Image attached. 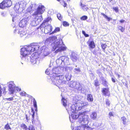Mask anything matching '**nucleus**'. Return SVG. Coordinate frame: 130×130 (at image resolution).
I'll return each instance as SVG.
<instances>
[{
  "instance_id": "f257e3e1",
  "label": "nucleus",
  "mask_w": 130,
  "mask_h": 130,
  "mask_svg": "<svg viewBox=\"0 0 130 130\" xmlns=\"http://www.w3.org/2000/svg\"><path fill=\"white\" fill-rule=\"evenodd\" d=\"M45 42L48 44L51 43L52 51H55V53L64 51L66 50L67 47L65 46L62 39H57L55 36L49 37L46 40Z\"/></svg>"
},
{
  "instance_id": "f03ea898",
  "label": "nucleus",
  "mask_w": 130,
  "mask_h": 130,
  "mask_svg": "<svg viewBox=\"0 0 130 130\" xmlns=\"http://www.w3.org/2000/svg\"><path fill=\"white\" fill-rule=\"evenodd\" d=\"M40 46L37 43H33L30 45L25 46L21 49V59L26 62L29 61L30 56H28L30 52L38 50Z\"/></svg>"
},
{
  "instance_id": "7ed1b4c3",
  "label": "nucleus",
  "mask_w": 130,
  "mask_h": 130,
  "mask_svg": "<svg viewBox=\"0 0 130 130\" xmlns=\"http://www.w3.org/2000/svg\"><path fill=\"white\" fill-rule=\"evenodd\" d=\"M62 103L63 106L66 108V110L69 113H74L76 111H78L81 110L82 108L85 106H88L89 105L87 102H86L81 101H78L75 104L71 106V104L69 105L68 108H67V101L64 98L62 99Z\"/></svg>"
},
{
  "instance_id": "20e7f679",
  "label": "nucleus",
  "mask_w": 130,
  "mask_h": 130,
  "mask_svg": "<svg viewBox=\"0 0 130 130\" xmlns=\"http://www.w3.org/2000/svg\"><path fill=\"white\" fill-rule=\"evenodd\" d=\"M70 69V68L67 67H60L53 68L50 67L46 69L45 72L47 74L50 75V76H53L54 74H55L56 75L58 74H60L64 70L69 71Z\"/></svg>"
},
{
  "instance_id": "39448f33",
  "label": "nucleus",
  "mask_w": 130,
  "mask_h": 130,
  "mask_svg": "<svg viewBox=\"0 0 130 130\" xmlns=\"http://www.w3.org/2000/svg\"><path fill=\"white\" fill-rule=\"evenodd\" d=\"M60 74H54L53 76H50V79L53 84L58 86L59 85L65 84L66 81L64 80V76Z\"/></svg>"
},
{
  "instance_id": "423d86ee",
  "label": "nucleus",
  "mask_w": 130,
  "mask_h": 130,
  "mask_svg": "<svg viewBox=\"0 0 130 130\" xmlns=\"http://www.w3.org/2000/svg\"><path fill=\"white\" fill-rule=\"evenodd\" d=\"M86 111L80 112L79 117V120L78 122L81 123L82 125L86 126L89 122L90 120L89 116L88 115L86 114Z\"/></svg>"
},
{
  "instance_id": "0eeeda50",
  "label": "nucleus",
  "mask_w": 130,
  "mask_h": 130,
  "mask_svg": "<svg viewBox=\"0 0 130 130\" xmlns=\"http://www.w3.org/2000/svg\"><path fill=\"white\" fill-rule=\"evenodd\" d=\"M69 86L71 88H75L78 91H80L82 92H84L85 90L83 87V85L78 82L71 81L68 83Z\"/></svg>"
},
{
  "instance_id": "6e6552de",
  "label": "nucleus",
  "mask_w": 130,
  "mask_h": 130,
  "mask_svg": "<svg viewBox=\"0 0 130 130\" xmlns=\"http://www.w3.org/2000/svg\"><path fill=\"white\" fill-rule=\"evenodd\" d=\"M8 90L10 94H13L21 91V88L19 87H17L13 82L11 81L9 83Z\"/></svg>"
},
{
  "instance_id": "1a4fd4ad",
  "label": "nucleus",
  "mask_w": 130,
  "mask_h": 130,
  "mask_svg": "<svg viewBox=\"0 0 130 130\" xmlns=\"http://www.w3.org/2000/svg\"><path fill=\"white\" fill-rule=\"evenodd\" d=\"M33 17L34 18L31 21V24L33 26L36 25L43 20L42 15H41L39 16L37 15H34V14Z\"/></svg>"
},
{
  "instance_id": "9d476101",
  "label": "nucleus",
  "mask_w": 130,
  "mask_h": 130,
  "mask_svg": "<svg viewBox=\"0 0 130 130\" xmlns=\"http://www.w3.org/2000/svg\"><path fill=\"white\" fill-rule=\"evenodd\" d=\"M35 53L33 54L31 56H30V58L29 59L30 60V61L33 64H36L38 60V59L39 57L38 55L39 53L38 51H35Z\"/></svg>"
},
{
  "instance_id": "9b49d317",
  "label": "nucleus",
  "mask_w": 130,
  "mask_h": 130,
  "mask_svg": "<svg viewBox=\"0 0 130 130\" xmlns=\"http://www.w3.org/2000/svg\"><path fill=\"white\" fill-rule=\"evenodd\" d=\"M45 9V8L43 5H42L41 4H40L38 5L36 11L34 13V15H41L44 12Z\"/></svg>"
},
{
  "instance_id": "f8f14e48",
  "label": "nucleus",
  "mask_w": 130,
  "mask_h": 130,
  "mask_svg": "<svg viewBox=\"0 0 130 130\" xmlns=\"http://www.w3.org/2000/svg\"><path fill=\"white\" fill-rule=\"evenodd\" d=\"M12 4V2L10 0H4L0 4V8L3 9L10 6Z\"/></svg>"
},
{
  "instance_id": "ddd939ff",
  "label": "nucleus",
  "mask_w": 130,
  "mask_h": 130,
  "mask_svg": "<svg viewBox=\"0 0 130 130\" xmlns=\"http://www.w3.org/2000/svg\"><path fill=\"white\" fill-rule=\"evenodd\" d=\"M63 67H69L70 68L69 71H63L61 73H66L65 77L67 80L69 81L71 80V74H70V72L71 71L72 69V68L71 67H68L64 66Z\"/></svg>"
},
{
  "instance_id": "4468645a",
  "label": "nucleus",
  "mask_w": 130,
  "mask_h": 130,
  "mask_svg": "<svg viewBox=\"0 0 130 130\" xmlns=\"http://www.w3.org/2000/svg\"><path fill=\"white\" fill-rule=\"evenodd\" d=\"M70 58L73 61L76 62L78 59V55L74 52H71L70 54Z\"/></svg>"
},
{
  "instance_id": "2eb2a0df",
  "label": "nucleus",
  "mask_w": 130,
  "mask_h": 130,
  "mask_svg": "<svg viewBox=\"0 0 130 130\" xmlns=\"http://www.w3.org/2000/svg\"><path fill=\"white\" fill-rule=\"evenodd\" d=\"M52 27L50 25L45 26L44 27V32L45 34H47L51 32L52 30Z\"/></svg>"
},
{
  "instance_id": "dca6fc26",
  "label": "nucleus",
  "mask_w": 130,
  "mask_h": 130,
  "mask_svg": "<svg viewBox=\"0 0 130 130\" xmlns=\"http://www.w3.org/2000/svg\"><path fill=\"white\" fill-rule=\"evenodd\" d=\"M79 112L78 114L76 113H75V112L73 113V114H71V116H69V118L70 121H71V117L72 119L74 120L78 118V120H79V113L80 112Z\"/></svg>"
},
{
  "instance_id": "f3484780",
  "label": "nucleus",
  "mask_w": 130,
  "mask_h": 130,
  "mask_svg": "<svg viewBox=\"0 0 130 130\" xmlns=\"http://www.w3.org/2000/svg\"><path fill=\"white\" fill-rule=\"evenodd\" d=\"M102 92L103 94L106 96H109L110 95V92L108 88H103Z\"/></svg>"
},
{
  "instance_id": "a211bd4d",
  "label": "nucleus",
  "mask_w": 130,
  "mask_h": 130,
  "mask_svg": "<svg viewBox=\"0 0 130 130\" xmlns=\"http://www.w3.org/2000/svg\"><path fill=\"white\" fill-rule=\"evenodd\" d=\"M27 21L25 19H22L19 23V25L20 27H23L25 26L26 24Z\"/></svg>"
},
{
  "instance_id": "6ab92c4d",
  "label": "nucleus",
  "mask_w": 130,
  "mask_h": 130,
  "mask_svg": "<svg viewBox=\"0 0 130 130\" xmlns=\"http://www.w3.org/2000/svg\"><path fill=\"white\" fill-rule=\"evenodd\" d=\"M19 7L20 8H22L23 10L26 7V3L24 1H22L19 2Z\"/></svg>"
},
{
  "instance_id": "aec40b11",
  "label": "nucleus",
  "mask_w": 130,
  "mask_h": 130,
  "mask_svg": "<svg viewBox=\"0 0 130 130\" xmlns=\"http://www.w3.org/2000/svg\"><path fill=\"white\" fill-rule=\"evenodd\" d=\"M97 113L96 112H93L90 115L91 119L93 120H96L97 118Z\"/></svg>"
},
{
  "instance_id": "412c9836",
  "label": "nucleus",
  "mask_w": 130,
  "mask_h": 130,
  "mask_svg": "<svg viewBox=\"0 0 130 130\" xmlns=\"http://www.w3.org/2000/svg\"><path fill=\"white\" fill-rule=\"evenodd\" d=\"M45 48V47L43 46L42 47H41L40 49H39L38 51V52L39 51V52L40 53V52L42 53V52H44V55L45 56H47L49 54V53L48 52H47L46 53V52H45L44 51V50H43V49H44Z\"/></svg>"
},
{
  "instance_id": "4be33fe9",
  "label": "nucleus",
  "mask_w": 130,
  "mask_h": 130,
  "mask_svg": "<svg viewBox=\"0 0 130 130\" xmlns=\"http://www.w3.org/2000/svg\"><path fill=\"white\" fill-rule=\"evenodd\" d=\"M121 119L122 121V123L124 125H127L128 121V120L125 117H122L121 118Z\"/></svg>"
},
{
  "instance_id": "5701e85b",
  "label": "nucleus",
  "mask_w": 130,
  "mask_h": 130,
  "mask_svg": "<svg viewBox=\"0 0 130 130\" xmlns=\"http://www.w3.org/2000/svg\"><path fill=\"white\" fill-rule=\"evenodd\" d=\"M86 127V126L85 125H81L76 127L75 130H85Z\"/></svg>"
},
{
  "instance_id": "b1692460",
  "label": "nucleus",
  "mask_w": 130,
  "mask_h": 130,
  "mask_svg": "<svg viewBox=\"0 0 130 130\" xmlns=\"http://www.w3.org/2000/svg\"><path fill=\"white\" fill-rule=\"evenodd\" d=\"M62 56L60 57L58 59H57L56 62L57 64L59 65H60L62 64L63 61Z\"/></svg>"
},
{
  "instance_id": "393cba45",
  "label": "nucleus",
  "mask_w": 130,
  "mask_h": 130,
  "mask_svg": "<svg viewBox=\"0 0 130 130\" xmlns=\"http://www.w3.org/2000/svg\"><path fill=\"white\" fill-rule=\"evenodd\" d=\"M62 60L63 63L65 64H69L68 58L64 56H62Z\"/></svg>"
},
{
  "instance_id": "a878e982",
  "label": "nucleus",
  "mask_w": 130,
  "mask_h": 130,
  "mask_svg": "<svg viewBox=\"0 0 130 130\" xmlns=\"http://www.w3.org/2000/svg\"><path fill=\"white\" fill-rule=\"evenodd\" d=\"M19 32V33L20 34V36L21 37H23L24 36H25L27 34L26 32L25 31H19V30H18V32Z\"/></svg>"
},
{
  "instance_id": "bb28decb",
  "label": "nucleus",
  "mask_w": 130,
  "mask_h": 130,
  "mask_svg": "<svg viewBox=\"0 0 130 130\" xmlns=\"http://www.w3.org/2000/svg\"><path fill=\"white\" fill-rule=\"evenodd\" d=\"M87 99L90 102H92L93 101V99L92 95L91 94H88L87 96Z\"/></svg>"
},
{
  "instance_id": "cd10ccee",
  "label": "nucleus",
  "mask_w": 130,
  "mask_h": 130,
  "mask_svg": "<svg viewBox=\"0 0 130 130\" xmlns=\"http://www.w3.org/2000/svg\"><path fill=\"white\" fill-rule=\"evenodd\" d=\"M89 45L90 48H94L95 47V45L94 42L93 41H91Z\"/></svg>"
},
{
  "instance_id": "c85d7f7f",
  "label": "nucleus",
  "mask_w": 130,
  "mask_h": 130,
  "mask_svg": "<svg viewBox=\"0 0 130 130\" xmlns=\"http://www.w3.org/2000/svg\"><path fill=\"white\" fill-rule=\"evenodd\" d=\"M81 6L82 7V9H83L84 11H86L88 10V8L86 5L81 4Z\"/></svg>"
},
{
  "instance_id": "c756f323",
  "label": "nucleus",
  "mask_w": 130,
  "mask_h": 130,
  "mask_svg": "<svg viewBox=\"0 0 130 130\" xmlns=\"http://www.w3.org/2000/svg\"><path fill=\"white\" fill-rule=\"evenodd\" d=\"M20 127L26 130L28 129V128L26 125L24 124H22L20 125Z\"/></svg>"
},
{
  "instance_id": "7c9ffc66",
  "label": "nucleus",
  "mask_w": 130,
  "mask_h": 130,
  "mask_svg": "<svg viewBox=\"0 0 130 130\" xmlns=\"http://www.w3.org/2000/svg\"><path fill=\"white\" fill-rule=\"evenodd\" d=\"M74 72L75 73L78 74L80 73L81 71L79 68H75L74 70Z\"/></svg>"
},
{
  "instance_id": "2f4dec72",
  "label": "nucleus",
  "mask_w": 130,
  "mask_h": 130,
  "mask_svg": "<svg viewBox=\"0 0 130 130\" xmlns=\"http://www.w3.org/2000/svg\"><path fill=\"white\" fill-rule=\"evenodd\" d=\"M33 5H31L27 9V11L28 12H30L32 10V7Z\"/></svg>"
},
{
  "instance_id": "473e14b6",
  "label": "nucleus",
  "mask_w": 130,
  "mask_h": 130,
  "mask_svg": "<svg viewBox=\"0 0 130 130\" xmlns=\"http://www.w3.org/2000/svg\"><path fill=\"white\" fill-rule=\"evenodd\" d=\"M118 29L120 30L121 32H123L124 31L125 28L122 26H118Z\"/></svg>"
},
{
  "instance_id": "72a5a7b5",
  "label": "nucleus",
  "mask_w": 130,
  "mask_h": 130,
  "mask_svg": "<svg viewBox=\"0 0 130 130\" xmlns=\"http://www.w3.org/2000/svg\"><path fill=\"white\" fill-rule=\"evenodd\" d=\"M60 30V28L59 27H57L56 28L54 31H53L51 33V34H53L54 33L56 32H58Z\"/></svg>"
},
{
  "instance_id": "f704fd0d",
  "label": "nucleus",
  "mask_w": 130,
  "mask_h": 130,
  "mask_svg": "<svg viewBox=\"0 0 130 130\" xmlns=\"http://www.w3.org/2000/svg\"><path fill=\"white\" fill-rule=\"evenodd\" d=\"M87 17L86 15H84L80 18V19L82 20H85L87 19Z\"/></svg>"
},
{
  "instance_id": "c9c22d12",
  "label": "nucleus",
  "mask_w": 130,
  "mask_h": 130,
  "mask_svg": "<svg viewBox=\"0 0 130 130\" xmlns=\"http://www.w3.org/2000/svg\"><path fill=\"white\" fill-rule=\"evenodd\" d=\"M29 130H35V129L32 125H30L29 127Z\"/></svg>"
},
{
  "instance_id": "e433bc0d",
  "label": "nucleus",
  "mask_w": 130,
  "mask_h": 130,
  "mask_svg": "<svg viewBox=\"0 0 130 130\" xmlns=\"http://www.w3.org/2000/svg\"><path fill=\"white\" fill-rule=\"evenodd\" d=\"M63 25L65 26H68L69 25V24L68 22L66 21H64L63 23Z\"/></svg>"
},
{
  "instance_id": "4c0bfd02",
  "label": "nucleus",
  "mask_w": 130,
  "mask_h": 130,
  "mask_svg": "<svg viewBox=\"0 0 130 130\" xmlns=\"http://www.w3.org/2000/svg\"><path fill=\"white\" fill-rule=\"evenodd\" d=\"M5 128L6 129H11V128L8 124H7L5 125Z\"/></svg>"
},
{
  "instance_id": "58836bf2",
  "label": "nucleus",
  "mask_w": 130,
  "mask_h": 130,
  "mask_svg": "<svg viewBox=\"0 0 130 130\" xmlns=\"http://www.w3.org/2000/svg\"><path fill=\"white\" fill-rule=\"evenodd\" d=\"M82 33L86 37H88L89 36V35L86 34L84 30H82Z\"/></svg>"
},
{
  "instance_id": "ea45409f",
  "label": "nucleus",
  "mask_w": 130,
  "mask_h": 130,
  "mask_svg": "<svg viewBox=\"0 0 130 130\" xmlns=\"http://www.w3.org/2000/svg\"><path fill=\"white\" fill-rule=\"evenodd\" d=\"M113 9L117 13L118 12V7H113Z\"/></svg>"
},
{
  "instance_id": "a19ab883",
  "label": "nucleus",
  "mask_w": 130,
  "mask_h": 130,
  "mask_svg": "<svg viewBox=\"0 0 130 130\" xmlns=\"http://www.w3.org/2000/svg\"><path fill=\"white\" fill-rule=\"evenodd\" d=\"M103 85L105 86H107L108 83L106 80L103 81Z\"/></svg>"
},
{
  "instance_id": "79ce46f5",
  "label": "nucleus",
  "mask_w": 130,
  "mask_h": 130,
  "mask_svg": "<svg viewBox=\"0 0 130 130\" xmlns=\"http://www.w3.org/2000/svg\"><path fill=\"white\" fill-rule=\"evenodd\" d=\"M57 17L58 19L60 20H61L62 19V17L61 16V15L60 13H58L57 15Z\"/></svg>"
},
{
  "instance_id": "37998d69",
  "label": "nucleus",
  "mask_w": 130,
  "mask_h": 130,
  "mask_svg": "<svg viewBox=\"0 0 130 130\" xmlns=\"http://www.w3.org/2000/svg\"><path fill=\"white\" fill-rule=\"evenodd\" d=\"M33 105L34 107H36L37 106L36 102L35 99H34Z\"/></svg>"
},
{
  "instance_id": "c03bdc74",
  "label": "nucleus",
  "mask_w": 130,
  "mask_h": 130,
  "mask_svg": "<svg viewBox=\"0 0 130 130\" xmlns=\"http://www.w3.org/2000/svg\"><path fill=\"white\" fill-rule=\"evenodd\" d=\"M105 102L106 105L109 106L110 105L109 101L108 99H106V100Z\"/></svg>"
},
{
  "instance_id": "a18cd8bd",
  "label": "nucleus",
  "mask_w": 130,
  "mask_h": 130,
  "mask_svg": "<svg viewBox=\"0 0 130 130\" xmlns=\"http://www.w3.org/2000/svg\"><path fill=\"white\" fill-rule=\"evenodd\" d=\"M106 45L105 44H102L101 45L102 49L104 50H105V48L106 47Z\"/></svg>"
},
{
  "instance_id": "49530a36",
  "label": "nucleus",
  "mask_w": 130,
  "mask_h": 130,
  "mask_svg": "<svg viewBox=\"0 0 130 130\" xmlns=\"http://www.w3.org/2000/svg\"><path fill=\"white\" fill-rule=\"evenodd\" d=\"M51 20V18L50 17H48L45 20H44V22L46 23L47 22H48L50 20Z\"/></svg>"
},
{
  "instance_id": "de8ad7c7",
  "label": "nucleus",
  "mask_w": 130,
  "mask_h": 130,
  "mask_svg": "<svg viewBox=\"0 0 130 130\" xmlns=\"http://www.w3.org/2000/svg\"><path fill=\"white\" fill-rule=\"evenodd\" d=\"M6 99L7 101H12L13 100V97H12L9 98H6Z\"/></svg>"
},
{
  "instance_id": "09e8293b",
  "label": "nucleus",
  "mask_w": 130,
  "mask_h": 130,
  "mask_svg": "<svg viewBox=\"0 0 130 130\" xmlns=\"http://www.w3.org/2000/svg\"><path fill=\"white\" fill-rule=\"evenodd\" d=\"M21 95L22 96H24L25 95L26 93L24 91L21 92L20 93Z\"/></svg>"
},
{
  "instance_id": "8fccbe9b",
  "label": "nucleus",
  "mask_w": 130,
  "mask_h": 130,
  "mask_svg": "<svg viewBox=\"0 0 130 130\" xmlns=\"http://www.w3.org/2000/svg\"><path fill=\"white\" fill-rule=\"evenodd\" d=\"M95 85L96 86H99V84L98 83V80H94Z\"/></svg>"
},
{
  "instance_id": "3c124183",
  "label": "nucleus",
  "mask_w": 130,
  "mask_h": 130,
  "mask_svg": "<svg viewBox=\"0 0 130 130\" xmlns=\"http://www.w3.org/2000/svg\"><path fill=\"white\" fill-rule=\"evenodd\" d=\"M32 111L33 112V114L32 115V118H35V112L34 110L32 109Z\"/></svg>"
},
{
  "instance_id": "603ef678",
  "label": "nucleus",
  "mask_w": 130,
  "mask_h": 130,
  "mask_svg": "<svg viewBox=\"0 0 130 130\" xmlns=\"http://www.w3.org/2000/svg\"><path fill=\"white\" fill-rule=\"evenodd\" d=\"M101 14L103 15L104 17L106 18V19L107 18H108V17L106 15H105L104 13H101Z\"/></svg>"
},
{
  "instance_id": "864d4df0",
  "label": "nucleus",
  "mask_w": 130,
  "mask_h": 130,
  "mask_svg": "<svg viewBox=\"0 0 130 130\" xmlns=\"http://www.w3.org/2000/svg\"><path fill=\"white\" fill-rule=\"evenodd\" d=\"M63 4H62V5L64 7H66V6H67V4H66V3H65L64 1H63Z\"/></svg>"
},
{
  "instance_id": "5fc2aeb1",
  "label": "nucleus",
  "mask_w": 130,
  "mask_h": 130,
  "mask_svg": "<svg viewBox=\"0 0 130 130\" xmlns=\"http://www.w3.org/2000/svg\"><path fill=\"white\" fill-rule=\"evenodd\" d=\"M109 115L110 117L111 116H113V114L112 112H110L109 113Z\"/></svg>"
},
{
  "instance_id": "6e6d98bb",
  "label": "nucleus",
  "mask_w": 130,
  "mask_h": 130,
  "mask_svg": "<svg viewBox=\"0 0 130 130\" xmlns=\"http://www.w3.org/2000/svg\"><path fill=\"white\" fill-rule=\"evenodd\" d=\"M2 15L3 16H5L6 15V13L5 12H3L2 13Z\"/></svg>"
},
{
  "instance_id": "4d7b16f0",
  "label": "nucleus",
  "mask_w": 130,
  "mask_h": 130,
  "mask_svg": "<svg viewBox=\"0 0 130 130\" xmlns=\"http://www.w3.org/2000/svg\"><path fill=\"white\" fill-rule=\"evenodd\" d=\"M31 121L33 124H34L35 123V118H32Z\"/></svg>"
},
{
  "instance_id": "13d9d810",
  "label": "nucleus",
  "mask_w": 130,
  "mask_h": 130,
  "mask_svg": "<svg viewBox=\"0 0 130 130\" xmlns=\"http://www.w3.org/2000/svg\"><path fill=\"white\" fill-rule=\"evenodd\" d=\"M106 19L108 21H109L110 20H112V19L108 17Z\"/></svg>"
},
{
  "instance_id": "bf43d9fd",
  "label": "nucleus",
  "mask_w": 130,
  "mask_h": 130,
  "mask_svg": "<svg viewBox=\"0 0 130 130\" xmlns=\"http://www.w3.org/2000/svg\"><path fill=\"white\" fill-rule=\"evenodd\" d=\"M18 27H16L15 29L14 30V33H15L16 32H17V31L18 30Z\"/></svg>"
},
{
  "instance_id": "052dcab7",
  "label": "nucleus",
  "mask_w": 130,
  "mask_h": 130,
  "mask_svg": "<svg viewBox=\"0 0 130 130\" xmlns=\"http://www.w3.org/2000/svg\"><path fill=\"white\" fill-rule=\"evenodd\" d=\"M43 26L42 25H41L39 27V28H40L41 30H42V31H43V27H42V26Z\"/></svg>"
},
{
  "instance_id": "680f3d73",
  "label": "nucleus",
  "mask_w": 130,
  "mask_h": 130,
  "mask_svg": "<svg viewBox=\"0 0 130 130\" xmlns=\"http://www.w3.org/2000/svg\"><path fill=\"white\" fill-rule=\"evenodd\" d=\"M112 80L114 83H115L116 82L115 79L113 78H112Z\"/></svg>"
},
{
  "instance_id": "e2e57ef3",
  "label": "nucleus",
  "mask_w": 130,
  "mask_h": 130,
  "mask_svg": "<svg viewBox=\"0 0 130 130\" xmlns=\"http://www.w3.org/2000/svg\"><path fill=\"white\" fill-rule=\"evenodd\" d=\"M124 21H125L124 20H121L120 21V22L121 23H123V22H124Z\"/></svg>"
},
{
  "instance_id": "0e129e2a",
  "label": "nucleus",
  "mask_w": 130,
  "mask_h": 130,
  "mask_svg": "<svg viewBox=\"0 0 130 130\" xmlns=\"http://www.w3.org/2000/svg\"><path fill=\"white\" fill-rule=\"evenodd\" d=\"M34 107L35 108V110L36 111H37V106L36 107Z\"/></svg>"
},
{
  "instance_id": "69168bd1",
  "label": "nucleus",
  "mask_w": 130,
  "mask_h": 130,
  "mask_svg": "<svg viewBox=\"0 0 130 130\" xmlns=\"http://www.w3.org/2000/svg\"><path fill=\"white\" fill-rule=\"evenodd\" d=\"M15 19V17H13V18H12V21H14V19Z\"/></svg>"
},
{
  "instance_id": "338daca9",
  "label": "nucleus",
  "mask_w": 130,
  "mask_h": 130,
  "mask_svg": "<svg viewBox=\"0 0 130 130\" xmlns=\"http://www.w3.org/2000/svg\"><path fill=\"white\" fill-rule=\"evenodd\" d=\"M26 120L27 121L28 120V117H27V115H26Z\"/></svg>"
},
{
  "instance_id": "774afa93",
  "label": "nucleus",
  "mask_w": 130,
  "mask_h": 130,
  "mask_svg": "<svg viewBox=\"0 0 130 130\" xmlns=\"http://www.w3.org/2000/svg\"><path fill=\"white\" fill-rule=\"evenodd\" d=\"M102 81H104V80H105V79L103 77H102Z\"/></svg>"
}]
</instances>
